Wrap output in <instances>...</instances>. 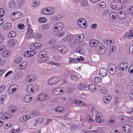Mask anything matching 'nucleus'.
<instances>
[{
    "label": "nucleus",
    "instance_id": "09e8293b",
    "mask_svg": "<svg viewBox=\"0 0 133 133\" xmlns=\"http://www.w3.org/2000/svg\"><path fill=\"white\" fill-rule=\"evenodd\" d=\"M53 92L55 95H60V94L59 93V89L57 88L55 89L54 91Z\"/></svg>",
    "mask_w": 133,
    "mask_h": 133
},
{
    "label": "nucleus",
    "instance_id": "338daca9",
    "mask_svg": "<svg viewBox=\"0 0 133 133\" xmlns=\"http://www.w3.org/2000/svg\"><path fill=\"white\" fill-rule=\"evenodd\" d=\"M97 27V24L96 23H94L92 24L91 26V27L92 29H95Z\"/></svg>",
    "mask_w": 133,
    "mask_h": 133
},
{
    "label": "nucleus",
    "instance_id": "774afa93",
    "mask_svg": "<svg viewBox=\"0 0 133 133\" xmlns=\"http://www.w3.org/2000/svg\"><path fill=\"white\" fill-rule=\"evenodd\" d=\"M129 97L130 98L133 99V91H131L129 94Z\"/></svg>",
    "mask_w": 133,
    "mask_h": 133
},
{
    "label": "nucleus",
    "instance_id": "de8ad7c7",
    "mask_svg": "<svg viewBox=\"0 0 133 133\" xmlns=\"http://www.w3.org/2000/svg\"><path fill=\"white\" fill-rule=\"evenodd\" d=\"M22 58L21 57H17L15 61V63L16 64H17L19 63L22 60Z\"/></svg>",
    "mask_w": 133,
    "mask_h": 133
},
{
    "label": "nucleus",
    "instance_id": "1a4fd4ad",
    "mask_svg": "<svg viewBox=\"0 0 133 133\" xmlns=\"http://www.w3.org/2000/svg\"><path fill=\"white\" fill-rule=\"evenodd\" d=\"M117 16L118 18L119 19H124L126 17L127 15L124 12L122 11L118 14Z\"/></svg>",
    "mask_w": 133,
    "mask_h": 133
},
{
    "label": "nucleus",
    "instance_id": "c756f323",
    "mask_svg": "<svg viewBox=\"0 0 133 133\" xmlns=\"http://www.w3.org/2000/svg\"><path fill=\"white\" fill-rule=\"evenodd\" d=\"M16 35V33L14 31H11L8 34V36L9 37H14Z\"/></svg>",
    "mask_w": 133,
    "mask_h": 133
},
{
    "label": "nucleus",
    "instance_id": "7ed1b4c3",
    "mask_svg": "<svg viewBox=\"0 0 133 133\" xmlns=\"http://www.w3.org/2000/svg\"><path fill=\"white\" fill-rule=\"evenodd\" d=\"M37 99L41 101L47 100L49 98V96L42 92L40 93L38 95Z\"/></svg>",
    "mask_w": 133,
    "mask_h": 133
},
{
    "label": "nucleus",
    "instance_id": "423d86ee",
    "mask_svg": "<svg viewBox=\"0 0 133 133\" xmlns=\"http://www.w3.org/2000/svg\"><path fill=\"white\" fill-rule=\"evenodd\" d=\"M107 73V69L105 68H102L100 69L99 71V74L100 76L102 77L105 76Z\"/></svg>",
    "mask_w": 133,
    "mask_h": 133
},
{
    "label": "nucleus",
    "instance_id": "f3484780",
    "mask_svg": "<svg viewBox=\"0 0 133 133\" xmlns=\"http://www.w3.org/2000/svg\"><path fill=\"white\" fill-rule=\"evenodd\" d=\"M61 27H59L58 26L54 25L53 28L54 31L57 32H59L63 28V25H61Z\"/></svg>",
    "mask_w": 133,
    "mask_h": 133
},
{
    "label": "nucleus",
    "instance_id": "f03ea898",
    "mask_svg": "<svg viewBox=\"0 0 133 133\" xmlns=\"http://www.w3.org/2000/svg\"><path fill=\"white\" fill-rule=\"evenodd\" d=\"M108 69L109 72L112 75L114 74L116 72L117 69L116 66L113 64H110L108 65Z\"/></svg>",
    "mask_w": 133,
    "mask_h": 133
},
{
    "label": "nucleus",
    "instance_id": "5701e85b",
    "mask_svg": "<svg viewBox=\"0 0 133 133\" xmlns=\"http://www.w3.org/2000/svg\"><path fill=\"white\" fill-rule=\"evenodd\" d=\"M117 14L115 12H112L110 15V18L112 20L116 19Z\"/></svg>",
    "mask_w": 133,
    "mask_h": 133
},
{
    "label": "nucleus",
    "instance_id": "13d9d810",
    "mask_svg": "<svg viewBox=\"0 0 133 133\" xmlns=\"http://www.w3.org/2000/svg\"><path fill=\"white\" fill-rule=\"evenodd\" d=\"M78 36L79 38V39H80V42L82 41L84 38V35H83L81 34L79 35H78Z\"/></svg>",
    "mask_w": 133,
    "mask_h": 133
},
{
    "label": "nucleus",
    "instance_id": "2f4dec72",
    "mask_svg": "<svg viewBox=\"0 0 133 133\" xmlns=\"http://www.w3.org/2000/svg\"><path fill=\"white\" fill-rule=\"evenodd\" d=\"M10 55V53L8 51H3L2 53V56L5 57H7Z\"/></svg>",
    "mask_w": 133,
    "mask_h": 133
},
{
    "label": "nucleus",
    "instance_id": "6e6552de",
    "mask_svg": "<svg viewBox=\"0 0 133 133\" xmlns=\"http://www.w3.org/2000/svg\"><path fill=\"white\" fill-rule=\"evenodd\" d=\"M122 128L126 133H128L130 131L131 127L129 124H126L123 125Z\"/></svg>",
    "mask_w": 133,
    "mask_h": 133
},
{
    "label": "nucleus",
    "instance_id": "f704fd0d",
    "mask_svg": "<svg viewBox=\"0 0 133 133\" xmlns=\"http://www.w3.org/2000/svg\"><path fill=\"white\" fill-rule=\"evenodd\" d=\"M31 86L32 87V88L33 89L34 92H36L39 89L38 87L35 84L31 85Z\"/></svg>",
    "mask_w": 133,
    "mask_h": 133
},
{
    "label": "nucleus",
    "instance_id": "79ce46f5",
    "mask_svg": "<svg viewBox=\"0 0 133 133\" xmlns=\"http://www.w3.org/2000/svg\"><path fill=\"white\" fill-rule=\"evenodd\" d=\"M55 110L57 112H64V109H63L62 110L61 108L59 107H56L55 109Z\"/></svg>",
    "mask_w": 133,
    "mask_h": 133
},
{
    "label": "nucleus",
    "instance_id": "dca6fc26",
    "mask_svg": "<svg viewBox=\"0 0 133 133\" xmlns=\"http://www.w3.org/2000/svg\"><path fill=\"white\" fill-rule=\"evenodd\" d=\"M26 34L30 37V38L33 37L35 35L34 34L33 31V30L31 29L28 28Z\"/></svg>",
    "mask_w": 133,
    "mask_h": 133
},
{
    "label": "nucleus",
    "instance_id": "ea45409f",
    "mask_svg": "<svg viewBox=\"0 0 133 133\" xmlns=\"http://www.w3.org/2000/svg\"><path fill=\"white\" fill-rule=\"evenodd\" d=\"M9 5L10 7L14 8L15 7V3L14 1H11L9 3Z\"/></svg>",
    "mask_w": 133,
    "mask_h": 133
},
{
    "label": "nucleus",
    "instance_id": "bb28decb",
    "mask_svg": "<svg viewBox=\"0 0 133 133\" xmlns=\"http://www.w3.org/2000/svg\"><path fill=\"white\" fill-rule=\"evenodd\" d=\"M47 55V54L45 51H42L40 52L38 54V57L40 58H45V56Z\"/></svg>",
    "mask_w": 133,
    "mask_h": 133
},
{
    "label": "nucleus",
    "instance_id": "4d7b16f0",
    "mask_svg": "<svg viewBox=\"0 0 133 133\" xmlns=\"http://www.w3.org/2000/svg\"><path fill=\"white\" fill-rule=\"evenodd\" d=\"M53 59L54 60L57 61H59L60 60V58L58 56H53Z\"/></svg>",
    "mask_w": 133,
    "mask_h": 133
},
{
    "label": "nucleus",
    "instance_id": "9b49d317",
    "mask_svg": "<svg viewBox=\"0 0 133 133\" xmlns=\"http://www.w3.org/2000/svg\"><path fill=\"white\" fill-rule=\"evenodd\" d=\"M95 120L96 122L98 123H101L103 121V119L101 114H97Z\"/></svg>",
    "mask_w": 133,
    "mask_h": 133
},
{
    "label": "nucleus",
    "instance_id": "37998d69",
    "mask_svg": "<svg viewBox=\"0 0 133 133\" xmlns=\"http://www.w3.org/2000/svg\"><path fill=\"white\" fill-rule=\"evenodd\" d=\"M87 121L89 122L93 123L94 121V120L90 116H87L86 117Z\"/></svg>",
    "mask_w": 133,
    "mask_h": 133
},
{
    "label": "nucleus",
    "instance_id": "4468645a",
    "mask_svg": "<svg viewBox=\"0 0 133 133\" xmlns=\"http://www.w3.org/2000/svg\"><path fill=\"white\" fill-rule=\"evenodd\" d=\"M16 43V40H10L9 41L7 44L8 46L10 47H12L14 46L15 44Z\"/></svg>",
    "mask_w": 133,
    "mask_h": 133
},
{
    "label": "nucleus",
    "instance_id": "6e6d98bb",
    "mask_svg": "<svg viewBox=\"0 0 133 133\" xmlns=\"http://www.w3.org/2000/svg\"><path fill=\"white\" fill-rule=\"evenodd\" d=\"M0 14H1L2 16H3L5 14V11L2 8H0Z\"/></svg>",
    "mask_w": 133,
    "mask_h": 133
},
{
    "label": "nucleus",
    "instance_id": "a19ab883",
    "mask_svg": "<svg viewBox=\"0 0 133 133\" xmlns=\"http://www.w3.org/2000/svg\"><path fill=\"white\" fill-rule=\"evenodd\" d=\"M35 49H41L42 46V45L40 43H35Z\"/></svg>",
    "mask_w": 133,
    "mask_h": 133
},
{
    "label": "nucleus",
    "instance_id": "4be33fe9",
    "mask_svg": "<svg viewBox=\"0 0 133 133\" xmlns=\"http://www.w3.org/2000/svg\"><path fill=\"white\" fill-rule=\"evenodd\" d=\"M111 99V97L110 96H106L104 97L103 101L104 103L107 104L110 102Z\"/></svg>",
    "mask_w": 133,
    "mask_h": 133
},
{
    "label": "nucleus",
    "instance_id": "864d4df0",
    "mask_svg": "<svg viewBox=\"0 0 133 133\" xmlns=\"http://www.w3.org/2000/svg\"><path fill=\"white\" fill-rule=\"evenodd\" d=\"M18 28L20 29H23L25 27V26L23 24H19L18 25Z\"/></svg>",
    "mask_w": 133,
    "mask_h": 133
},
{
    "label": "nucleus",
    "instance_id": "2eb2a0df",
    "mask_svg": "<svg viewBox=\"0 0 133 133\" xmlns=\"http://www.w3.org/2000/svg\"><path fill=\"white\" fill-rule=\"evenodd\" d=\"M78 88L79 89L82 90H88V85H85L82 84H79L78 85Z\"/></svg>",
    "mask_w": 133,
    "mask_h": 133
},
{
    "label": "nucleus",
    "instance_id": "3c124183",
    "mask_svg": "<svg viewBox=\"0 0 133 133\" xmlns=\"http://www.w3.org/2000/svg\"><path fill=\"white\" fill-rule=\"evenodd\" d=\"M78 26L83 29H84L86 28L87 25H86L85 23L83 22L82 24H80Z\"/></svg>",
    "mask_w": 133,
    "mask_h": 133
},
{
    "label": "nucleus",
    "instance_id": "aec40b11",
    "mask_svg": "<svg viewBox=\"0 0 133 133\" xmlns=\"http://www.w3.org/2000/svg\"><path fill=\"white\" fill-rule=\"evenodd\" d=\"M68 49L66 47L64 46H62L61 47V49L59 50V51L62 54H65L67 52Z\"/></svg>",
    "mask_w": 133,
    "mask_h": 133
},
{
    "label": "nucleus",
    "instance_id": "39448f33",
    "mask_svg": "<svg viewBox=\"0 0 133 133\" xmlns=\"http://www.w3.org/2000/svg\"><path fill=\"white\" fill-rule=\"evenodd\" d=\"M36 77L35 75L29 74L26 76L25 80L26 81L30 82L34 81L36 79Z\"/></svg>",
    "mask_w": 133,
    "mask_h": 133
},
{
    "label": "nucleus",
    "instance_id": "a878e982",
    "mask_svg": "<svg viewBox=\"0 0 133 133\" xmlns=\"http://www.w3.org/2000/svg\"><path fill=\"white\" fill-rule=\"evenodd\" d=\"M55 78L54 77H52L49 80V83L51 85H54L56 84Z\"/></svg>",
    "mask_w": 133,
    "mask_h": 133
},
{
    "label": "nucleus",
    "instance_id": "4c0bfd02",
    "mask_svg": "<svg viewBox=\"0 0 133 133\" xmlns=\"http://www.w3.org/2000/svg\"><path fill=\"white\" fill-rule=\"evenodd\" d=\"M100 92L102 94H106L108 93V90L106 88H103L100 90Z\"/></svg>",
    "mask_w": 133,
    "mask_h": 133
},
{
    "label": "nucleus",
    "instance_id": "5fc2aeb1",
    "mask_svg": "<svg viewBox=\"0 0 133 133\" xmlns=\"http://www.w3.org/2000/svg\"><path fill=\"white\" fill-rule=\"evenodd\" d=\"M63 25V28L64 26V25L63 23L62 22H58L55 24V25H56L59 27H61V25Z\"/></svg>",
    "mask_w": 133,
    "mask_h": 133
},
{
    "label": "nucleus",
    "instance_id": "f257e3e1",
    "mask_svg": "<svg viewBox=\"0 0 133 133\" xmlns=\"http://www.w3.org/2000/svg\"><path fill=\"white\" fill-rule=\"evenodd\" d=\"M110 5L111 8L115 10L121 9L122 6L121 3L115 0L111 3Z\"/></svg>",
    "mask_w": 133,
    "mask_h": 133
},
{
    "label": "nucleus",
    "instance_id": "e2e57ef3",
    "mask_svg": "<svg viewBox=\"0 0 133 133\" xmlns=\"http://www.w3.org/2000/svg\"><path fill=\"white\" fill-rule=\"evenodd\" d=\"M36 37L37 39H41L42 38V35L40 34H38L36 35Z\"/></svg>",
    "mask_w": 133,
    "mask_h": 133
},
{
    "label": "nucleus",
    "instance_id": "58836bf2",
    "mask_svg": "<svg viewBox=\"0 0 133 133\" xmlns=\"http://www.w3.org/2000/svg\"><path fill=\"white\" fill-rule=\"evenodd\" d=\"M80 5L82 7H85L86 6L87 4V2L85 1H81V2H80Z\"/></svg>",
    "mask_w": 133,
    "mask_h": 133
},
{
    "label": "nucleus",
    "instance_id": "b1692460",
    "mask_svg": "<svg viewBox=\"0 0 133 133\" xmlns=\"http://www.w3.org/2000/svg\"><path fill=\"white\" fill-rule=\"evenodd\" d=\"M10 86L13 93L16 92V90H17V88H18V87L17 85L15 84H12Z\"/></svg>",
    "mask_w": 133,
    "mask_h": 133
},
{
    "label": "nucleus",
    "instance_id": "0e129e2a",
    "mask_svg": "<svg viewBox=\"0 0 133 133\" xmlns=\"http://www.w3.org/2000/svg\"><path fill=\"white\" fill-rule=\"evenodd\" d=\"M5 37H4L1 36L0 35V43H2L3 42V41L4 40Z\"/></svg>",
    "mask_w": 133,
    "mask_h": 133
},
{
    "label": "nucleus",
    "instance_id": "e433bc0d",
    "mask_svg": "<svg viewBox=\"0 0 133 133\" xmlns=\"http://www.w3.org/2000/svg\"><path fill=\"white\" fill-rule=\"evenodd\" d=\"M38 21L41 23H44L46 22V19L44 17H40L38 18Z\"/></svg>",
    "mask_w": 133,
    "mask_h": 133
},
{
    "label": "nucleus",
    "instance_id": "c85d7f7f",
    "mask_svg": "<svg viewBox=\"0 0 133 133\" xmlns=\"http://www.w3.org/2000/svg\"><path fill=\"white\" fill-rule=\"evenodd\" d=\"M102 41L108 45H110L112 43V41L109 39L104 38L102 40Z\"/></svg>",
    "mask_w": 133,
    "mask_h": 133
},
{
    "label": "nucleus",
    "instance_id": "c9c22d12",
    "mask_svg": "<svg viewBox=\"0 0 133 133\" xmlns=\"http://www.w3.org/2000/svg\"><path fill=\"white\" fill-rule=\"evenodd\" d=\"M64 39V40H66V41H69L73 39V37L72 36V35H67L66 36V37H65Z\"/></svg>",
    "mask_w": 133,
    "mask_h": 133
},
{
    "label": "nucleus",
    "instance_id": "20e7f679",
    "mask_svg": "<svg viewBox=\"0 0 133 133\" xmlns=\"http://www.w3.org/2000/svg\"><path fill=\"white\" fill-rule=\"evenodd\" d=\"M129 65L128 63L123 62L118 65V68L119 70H121L122 71H125L127 69Z\"/></svg>",
    "mask_w": 133,
    "mask_h": 133
},
{
    "label": "nucleus",
    "instance_id": "473e14b6",
    "mask_svg": "<svg viewBox=\"0 0 133 133\" xmlns=\"http://www.w3.org/2000/svg\"><path fill=\"white\" fill-rule=\"evenodd\" d=\"M94 81L95 83L97 84L101 82V78L100 77H96L95 78Z\"/></svg>",
    "mask_w": 133,
    "mask_h": 133
},
{
    "label": "nucleus",
    "instance_id": "f8f14e48",
    "mask_svg": "<svg viewBox=\"0 0 133 133\" xmlns=\"http://www.w3.org/2000/svg\"><path fill=\"white\" fill-rule=\"evenodd\" d=\"M124 37L127 36L130 39H131L133 38V31L130 30L129 32H126L124 35Z\"/></svg>",
    "mask_w": 133,
    "mask_h": 133
},
{
    "label": "nucleus",
    "instance_id": "72a5a7b5",
    "mask_svg": "<svg viewBox=\"0 0 133 133\" xmlns=\"http://www.w3.org/2000/svg\"><path fill=\"white\" fill-rule=\"evenodd\" d=\"M31 51L30 50L26 51L24 54V56L25 57H29L32 56V55L31 54Z\"/></svg>",
    "mask_w": 133,
    "mask_h": 133
},
{
    "label": "nucleus",
    "instance_id": "9d476101",
    "mask_svg": "<svg viewBox=\"0 0 133 133\" xmlns=\"http://www.w3.org/2000/svg\"><path fill=\"white\" fill-rule=\"evenodd\" d=\"M88 88L91 92H93L96 90V87L93 84H90L88 85Z\"/></svg>",
    "mask_w": 133,
    "mask_h": 133
},
{
    "label": "nucleus",
    "instance_id": "7c9ffc66",
    "mask_svg": "<svg viewBox=\"0 0 133 133\" xmlns=\"http://www.w3.org/2000/svg\"><path fill=\"white\" fill-rule=\"evenodd\" d=\"M32 99V97L29 96H25L23 98L24 101L26 102H29Z\"/></svg>",
    "mask_w": 133,
    "mask_h": 133
},
{
    "label": "nucleus",
    "instance_id": "6ab92c4d",
    "mask_svg": "<svg viewBox=\"0 0 133 133\" xmlns=\"http://www.w3.org/2000/svg\"><path fill=\"white\" fill-rule=\"evenodd\" d=\"M27 64L26 62H22L20 63L19 66L18 67V69L20 70H22L26 67Z\"/></svg>",
    "mask_w": 133,
    "mask_h": 133
},
{
    "label": "nucleus",
    "instance_id": "680f3d73",
    "mask_svg": "<svg viewBox=\"0 0 133 133\" xmlns=\"http://www.w3.org/2000/svg\"><path fill=\"white\" fill-rule=\"evenodd\" d=\"M80 102V101L78 99H75L74 100L73 102L74 103L77 105H79Z\"/></svg>",
    "mask_w": 133,
    "mask_h": 133
},
{
    "label": "nucleus",
    "instance_id": "ddd939ff",
    "mask_svg": "<svg viewBox=\"0 0 133 133\" xmlns=\"http://www.w3.org/2000/svg\"><path fill=\"white\" fill-rule=\"evenodd\" d=\"M30 116H28L27 115H25L21 118L20 121V122H25L30 119Z\"/></svg>",
    "mask_w": 133,
    "mask_h": 133
},
{
    "label": "nucleus",
    "instance_id": "052dcab7",
    "mask_svg": "<svg viewBox=\"0 0 133 133\" xmlns=\"http://www.w3.org/2000/svg\"><path fill=\"white\" fill-rule=\"evenodd\" d=\"M75 42L77 43H78L80 42V39H79V38L78 35L76 36L75 37Z\"/></svg>",
    "mask_w": 133,
    "mask_h": 133
},
{
    "label": "nucleus",
    "instance_id": "bf43d9fd",
    "mask_svg": "<svg viewBox=\"0 0 133 133\" xmlns=\"http://www.w3.org/2000/svg\"><path fill=\"white\" fill-rule=\"evenodd\" d=\"M49 25L48 24H45L43 25V29H46L49 28Z\"/></svg>",
    "mask_w": 133,
    "mask_h": 133
},
{
    "label": "nucleus",
    "instance_id": "0eeeda50",
    "mask_svg": "<svg viewBox=\"0 0 133 133\" xmlns=\"http://www.w3.org/2000/svg\"><path fill=\"white\" fill-rule=\"evenodd\" d=\"M105 48L103 46L101 47V46H98L96 49V51L100 54H102L104 53L105 51Z\"/></svg>",
    "mask_w": 133,
    "mask_h": 133
},
{
    "label": "nucleus",
    "instance_id": "8fccbe9b",
    "mask_svg": "<svg viewBox=\"0 0 133 133\" xmlns=\"http://www.w3.org/2000/svg\"><path fill=\"white\" fill-rule=\"evenodd\" d=\"M128 13H129V14H130L131 15H132V14L133 13V6H131L130 8H129V10L128 11Z\"/></svg>",
    "mask_w": 133,
    "mask_h": 133
},
{
    "label": "nucleus",
    "instance_id": "a211bd4d",
    "mask_svg": "<svg viewBox=\"0 0 133 133\" xmlns=\"http://www.w3.org/2000/svg\"><path fill=\"white\" fill-rule=\"evenodd\" d=\"M11 27V24L10 23H7L3 26V28L5 30H8L10 29Z\"/></svg>",
    "mask_w": 133,
    "mask_h": 133
},
{
    "label": "nucleus",
    "instance_id": "412c9836",
    "mask_svg": "<svg viewBox=\"0 0 133 133\" xmlns=\"http://www.w3.org/2000/svg\"><path fill=\"white\" fill-rule=\"evenodd\" d=\"M98 43V42L97 40L95 39H92L90 41V44L91 47H94L96 46Z\"/></svg>",
    "mask_w": 133,
    "mask_h": 133
},
{
    "label": "nucleus",
    "instance_id": "c03bdc74",
    "mask_svg": "<svg viewBox=\"0 0 133 133\" xmlns=\"http://www.w3.org/2000/svg\"><path fill=\"white\" fill-rule=\"evenodd\" d=\"M71 79L74 81H76L78 80L79 78L75 75H72L70 76Z\"/></svg>",
    "mask_w": 133,
    "mask_h": 133
},
{
    "label": "nucleus",
    "instance_id": "603ef678",
    "mask_svg": "<svg viewBox=\"0 0 133 133\" xmlns=\"http://www.w3.org/2000/svg\"><path fill=\"white\" fill-rule=\"evenodd\" d=\"M82 49V48L79 47L77 48L76 51L78 53L82 54L83 52Z\"/></svg>",
    "mask_w": 133,
    "mask_h": 133
},
{
    "label": "nucleus",
    "instance_id": "a18cd8bd",
    "mask_svg": "<svg viewBox=\"0 0 133 133\" xmlns=\"http://www.w3.org/2000/svg\"><path fill=\"white\" fill-rule=\"evenodd\" d=\"M99 6L101 8H103L105 7L106 6V4L105 2H100L99 4Z\"/></svg>",
    "mask_w": 133,
    "mask_h": 133
},
{
    "label": "nucleus",
    "instance_id": "69168bd1",
    "mask_svg": "<svg viewBox=\"0 0 133 133\" xmlns=\"http://www.w3.org/2000/svg\"><path fill=\"white\" fill-rule=\"evenodd\" d=\"M127 110L129 114H130L133 111V108H127Z\"/></svg>",
    "mask_w": 133,
    "mask_h": 133
},
{
    "label": "nucleus",
    "instance_id": "393cba45",
    "mask_svg": "<svg viewBox=\"0 0 133 133\" xmlns=\"http://www.w3.org/2000/svg\"><path fill=\"white\" fill-rule=\"evenodd\" d=\"M32 87L31 85H30L28 86L27 88V92L29 94L34 93L35 92H34V91L33 88Z\"/></svg>",
    "mask_w": 133,
    "mask_h": 133
},
{
    "label": "nucleus",
    "instance_id": "cd10ccee",
    "mask_svg": "<svg viewBox=\"0 0 133 133\" xmlns=\"http://www.w3.org/2000/svg\"><path fill=\"white\" fill-rule=\"evenodd\" d=\"M18 5L21 7L23 6L25 2V0H17Z\"/></svg>",
    "mask_w": 133,
    "mask_h": 133
},
{
    "label": "nucleus",
    "instance_id": "49530a36",
    "mask_svg": "<svg viewBox=\"0 0 133 133\" xmlns=\"http://www.w3.org/2000/svg\"><path fill=\"white\" fill-rule=\"evenodd\" d=\"M44 119V118L43 117H39L36 120V121H37V123L41 124L43 122Z\"/></svg>",
    "mask_w": 133,
    "mask_h": 133
}]
</instances>
